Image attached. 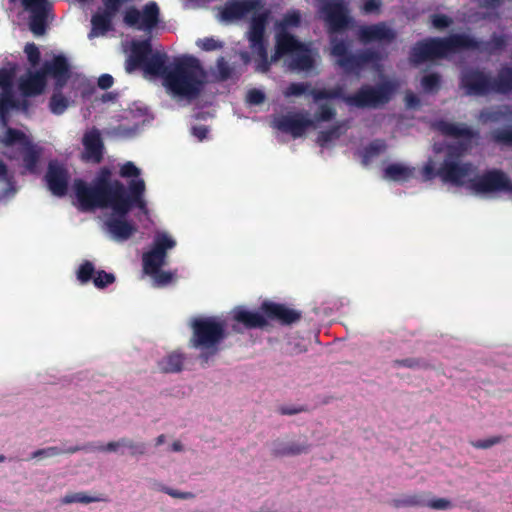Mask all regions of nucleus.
Returning <instances> with one entry per match:
<instances>
[{"label": "nucleus", "instance_id": "obj_30", "mask_svg": "<svg viewBox=\"0 0 512 512\" xmlns=\"http://www.w3.org/2000/svg\"><path fill=\"white\" fill-rule=\"evenodd\" d=\"M167 58V54L164 52H152L142 69L150 75L162 76L165 80L167 73L171 69L166 65Z\"/></svg>", "mask_w": 512, "mask_h": 512}, {"label": "nucleus", "instance_id": "obj_32", "mask_svg": "<svg viewBox=\"0 0 512 512\" xmlns=\"http://www.w3.org/2000/svg\"><path fill=\"white\" fill-rule=\"evenodd\" d=\"M21 154L24 168L32 174L36 173L42 155V148L30 141H26L22 147Z\"/></svg>", "mask_w": 512, "mask_h": 512}, {"label": "nucleus", "instance_id": "obj_5", "mask_svg": "<svg viewBox=\"0 0 512 512\" xmlns=\"http://www.w3.org/2000/svg\"><path fill=\"white\" fill-rule=\"evenodd\" d=\"M190 328L189 346L200 351V360L207 363L220 352L221 344L227 338L226 322L214 316L195 317Z\"/></svg>", "mask_w": 512, "mask_h": 512}, {"label": "nucleus", "instance_id": "obj_61", "mask_svg": "<svg viewBox=\"0 0 512 512\" xmlns=\"http://www.w3.org/2000/svg\"><path fill=\"white\" fill-rule=\"evenodd\" d=\"M265 94L259 89L253 88L247 92L246 101L250 105H260L265 101Z\"/></svg>", "mask_w": 512, "mask_h": 512}, {"label": "nucleus", "instance_id": "obj_21", "mask_svg": "<svg viewBox=\"0 0 512 512\" xmlns=\"http://www.w3.org/2000/svg\"><path fill=\"white\" fill-rule=\"evenodd\" d=\"M77 279L81 284H87L93 281V284L98 289H104L113 284L116 277L113 273H108L104 270H95L94 264L85 260L81 263L77 270Z\"/></svg>", "mask_w": 512, "mask_h": 512}, {"label": "nucleus", "instance_id": "obj_22", "mask_svg": "<svg viewBox=\"0 0 512 512\" xmlns=\"http://www.w3.org/2000/svg\"><path fill=\"white\" fill-rule=\"evenodd\" d=\"M45 180L51 193L55 196H65L68 190V171L55 162H50L45 174Z\"/></svg>", "mask_w": 512, "mask_h": 512}, {"label": "nucleus", "instance_id": "obj_40", "mask_svg": "<svg viewBox=\"0 0 512 512\" xmlns=\"http://www.w3.org/2000/svg\"><path fill=\"white\" fill-rule=\"evenodd\" d=\"M394 508L424 507L426 506L425 494H409L395 498L391 501Z\"/></svg>", "mask_w": 512, "mask_h": 512}, {"label": "nucleus", "instance_id": "obj_25", "mask_svg": "<svg viewBox=\"0 0 512 512\" xmlns=\"http://www.w3.org/2000/svg\"><path fill=\"white\" fill-rule=\"evenodd\" d=\"M304 43L300 42L294 35L288 31H278L275 37V51L272 55V61H278L285 55L294 54L299 48H303Z\"/></svg>", "mask_w": 512, "mask_h": 512}, {"label": "nucleus", "instance_id": "obj_37", "mask_svg": "<svg viewBox=\"0 0 512 512\" xmlns=\"http://www.w3.org/2000/svg\"><path fill=\"white\" fill-rule=\"evenodd\" d=\"M92 450L91 444L71 446L66 449H61L56 446H51L43 449L34 451L31 458H42V457H55L61 454H74L78 451H89Z\"/></svg>", "mask_w": 512, "mask_h": 512}, {"label": "nucleus", "instance_id": "obj_56", "mask_svg": "<svg viewBox=\"0 0 512 512\" xmlns=\"http://www.w3.org/2000/svg\"><path fill=\"white\" fill-rule=\"evenodd\" d=\"M140 169L138 167H136V165L131 162V161H128L126 163H124L121 168H120V171H119V175L123 178H136L135 180H138L139 178V175H140Z\"/></svg>", "mask_w": 512, "mask_h": 512}, {"label": "nucleus", "instance_id": "obj_28", "mask_svg": "<svg viewBox=\"0 0 512 512\" xmlns=\"http://www.w3.org/2000/svg\"><path fill=\"white\" fill-rule=\"evenodd\" d=\"M233 320L238 324H242L246 329H263L268 325L266 317L262 312H253L242 307L234 309Z\"/></svg>", "mask_w": 512, "mask_h": 512}, {"label": "nucleus", "instance_id": "obj_1", "mask_svg": "<svg viewBox=\"0 0 512 512\" xmlns=\"http://www.w3.org/2000/svg\"><path fill=\"white\" fill-rule=\"evenodd\" d=\"M146 185L143 179L130 180L129 197L114 202L112 213L104 221L105 231L116 241H126L137 231L136 225L126 217L133 208L148 215L149 209L145 200Z\"/></svg>", "mask_w": 512, "mask_h": 512}, {"label": "nucleus", "instance_id": "obj_14", "mask_svg": "<svg viewBox=\"0 0 512 512\" xmlns=\"http://www.w3.org/2000/svg\"><path fill=\"white\" fill-rule=\"evenodd\" d=\"M260 311L265 315L267 322L273 321L281 326H291L302 319V312L283 303L264 301Z\"/></svg>", "mask_w": 512, "mask_h": 512}, {"label": "nucleus", "instance_id": "obj_31", "mask_svg": "<svg viewBox=\"0 0 512 512\" xmlns=\"http://www.w3.org/2000/svg\"><path fill=\"white\" fill-rule=\"evenodd\" d=\"M120 447L127 448L131 456L143 455L146 453V444L144 442H134L132 439L123 437L118 441L108 442L105 446L98 448L100 451L117 452Z\"/></svg>", "mask_w": 512, "mask_h": 512}, {"label": "nucleus", "instance_id": "obj_59", "mask_svg": "<svg viewBox=\"0 0 512 512\" xmlns=\"http://www.w3.org/2000/svg\"><path fill=\"white\" fill-rule=\"evenodd\" d=\"M431 23L436 29L448 28L452 23V19L445 14H433L430 17Z\"/></svg>", "mask_w": 512, "mask_h": 512}, {"label": "nucleus", "instance_id": "obj_63", "mask_svg": "<svg viewBox=\"0 0 512 512\" xmlns=\"http://www.w3.org/2000/svg\"><path fill=\"white\" fill-rule=\"evenodd\" d=\"M426 506L435 509V510H446L451 508L452 504L448 499L445 498H437L431 501L426 499Z\"/></svg>", "mask_w": 512, "mask_h": 512}, {"label": "nucleus", "instance_id": "obj_13", "mask_svg": "<svg viewBox=\"0 0 512 512\" xmlns=\"http://www.w3.org/2000/svg\"><path fill=\"white\" fill-rule=\"evenodd\" d=\"M459 85L467 96H485L491 93V77L478 68L463 70Z\"/></svg>", "mask_w": 512, "mask_h": 512}, {"label": "nucleus", "instance_id": "obj_17", "mask_svg": "<svg viewBox=\"0 0 512 512\" xmlns=\"http://www.w3.org/2000/svg\"><path fill=\"white\" fill-rule=\"evenodd\" d=\"M23 8L30 13L29 28L35 35H43L47 28L48 12L51 4L48 0H21Z\"/></svg>", "mask_w": 512, "mask_h": 512}, {"label": "nucleus", "instance_id": "obj_24", "mask_svg": "<svg viewBox=\"0 0 512 512\" xmlns=\"http://www.w3.org/2000/svg\"><path fill=\"white\" fill-rule=\"evenodd\" d=\"M152 52V44L149 38L141 41H133L131 43L130 55L126 61L127 72L142 68Z\"/></svg>", "mask_w": 512, "mask_h": 512}, {"label": "nucleus", "instance_id": "obj_4", "mask_svg": "<svg viewBox=\"0 0 512 512\" xmlns=\"http://www.w3.org/2000/svg\"><path fill=\"white\" fill-rule=\"evenodd\" d=\"M475 38L464 33H454L446 37H428L417 41L410 49L409 62L418 66L428 61L444 59L468 48H478Z\"/></svg>", "mask_w": 512, "mask_h": 512}, {"label": "nucleus", "instance_id": "obj_10", "mask_svg": "<svg viewBox=\"0 0 512 512\" xmlns=\"http://www.w3.org/2000/svg\"><path fill=\"white\" fill-rule=\"evenodd\" d=\"M176 246V241L168 234L157 233L152 247L142 256L143 271L146 275L157 273L166 264L167 250Z\"/></svg>", "mask_w": 512, "mask_h": 512}, {"label": "nucleus", "instance_id": "obj_35", "mask_svg": "<svg viewBox=\"0 0 512 512\" xmlns=\"http://www.w3.org/2000/svg\"><path fill=\"white\" fill-rule=\"evenodd\" d=\"M512 91V68L503 67L496 78H491V93L508 94Z\"/></svg>", "mask_w": 512, "mask_h": 512}, {"label": "nucleus", "instance_id": "obj_7", "mask_svg": "<svg viewBox=\"0 0 512 512\" xmlns=\"http://www.w3.org/2000/svg\"><path fill=\"white\" fill-rule=\"evenodd\" d=\"M464 150L462 144L448 146L445 159L437 169V175L443 182L461 186L465 178L473 172L474 167L471 162L460 161Z\"/></svg>", "mask_w": 512, "mask_h": 512}, {"label": "nucleus", "instance_id": "obj_55", "mask_svg": "<svg viewBox=\"0 0 512 512\" xmlns=\"http://www.w3.org/2000/svg\"><path fill=\"white\" fill-rule=\"evenodd\" d=\"M153 277L154 284L157 287H163L172 282L174 274L169 271L158 270L157 273L148 274Z\"/></svg>", "mask_w": 512, "mask_h": 512}, {"label": "nucleus", "instance_id": "obj_51", "mask_svg": "<svg viewBox=\"0 0 512 512\" xmlns=\"http://www.w3.org/2000/svg\"><path fill=\"white\" fill-rule=\"evenodd\" d=\"M16 76V67L0 68V88L2 90H13V81Z\"/></svg>", "mask_w": 512, "mask_h": 512}, {"label": "nucleus", "instance_id": "obj_20", "mask_svg": "<svg viewBox=\"0 0 512 512\" xmlns=\"http://www.w3.org/2000/svg\"><path fill=\"white\" fill-rule=\"evenodd\" d=\"M40 69L45 78L50 76L55 80L56 90H62L71 76L69 63L63 55H57L52 60L45 61Z\"/></svg>", "mask_w": 512, "mask_h": 512}, {"label": "nucleus", "instance_id": "obj_6", "mask_svg": "<svg viewBox=\"0 0 512 512\" xmlns=\"http://www.w3.org/2000/svg\"><path fill=\"white\" fill-rule=\"evenodd\" d=\"M331 56L335 58V64L346 75L359 77L368 64L382 60L379 51L371 48L362 49L353 53L344 40L331 39Z\"/></svg>", "mask_w": 512, "mask_h": 512}, {"label": "nucleus", "instance_id": "obj_46", "mask_svg": "<svg viewBox=\"0 0 512 512\" xmlns=\"http://www.w3.org/2000/svg\"><path fill=\"white\" fill-rule=\"evenodd\" d=\"M62 90H56L54 88V92L50 98L49 107L52 113L56 115H60L64 113V111L68 107V99L62 94Z\"/></svg>", "mask_w": 512, "mask_h": 512}, {"label": "nucleus", "instance_id": "obj_19", "mask_svg": "<svg viewBox=\"0 0 512 512\" xmlns=\"http://www.w3.org/2000/svg\"><path fill=\"white\" fill-rule=\"evenodd\" d=\"M262 6V0H228L220 11V20L224 22L240 20Z\"/></svg>", "mask_w": 512, "mask_h": 512}, {"label": "nucleus", "instance_id": "obj_29", "mask_svg": "<svg viewBox=\"0 0 512 512\" xmlns=\"http://www.w3.org/2000/svg\"><path fill=\"white\" fill-rule=\"evenodd\" d=\"M267 17V12L253 15L248 31V40L250 42L251 48L262 44H266L264 34Z\"/></svg>", "mask_w": 512, "mask_h": 512}, {"label": "nucleus", "instance_id": "obj_3", "mask_svg": "<svg viewBox=\"0 0 512 512\" xmlns=\"http://www.w3.org/2000/svg\"><path fill=\"white\" fill-rule=\"evenodd\" d=\"M206 76L199 59L192 55H184L174 60L164 84L174 96L193 100L201 94Z\"/></svg>", "mask_w": 512, "mask_h": 512}, {"label": "nucleus", "instance_id": "obj_11", "mask_svg": "<svg viewBox=\"0 0 512 512\" xmlns=\"http://www.w3.org/2000/svg\"><path fill=\"white\" fill-rule=\"evenodd\" d=\"M76 199L81 211H91L96 208H110L113 201L95 185H88L84 180L74 182Z\"/></svg>", "mask_w": 512, "mask_h": 512}, {"label": "nucleus", "instance_id": "obj_42", "mask_svg": "<svg viewBox=\"0 0 512 512\" xmlns=\"http://www.w3.org/2000/svg\"><path fill=\"white\" fill-rule=\"evenodd\" d=\"M17 107V102L13 95V90H2L0 94V119L3 124H7L9 111Z\"/></svg>", "mask_w": 512, "mask_h": 512}, {"label": "nucleus", "instance_id": "obj_48", "mask_svg": "<svg viewBox=\"0 0 512 512\" xmlns=\"http://www.w3.org/2000/svg\"><path fill=\"white\" fill-rule=\"evenodd\" d=\"M217 74L216 78L220 82H224L232 78L234 67H232L224 57H219L216 61Z\"/></svg>", "mask_w": 512, "mask_h": 512}, {"label": "nucleus", "instance_id": "obj_45", "mask_svg": "<svg viewBox=\"0 0 512 512\" xmlns=\"http://www.w3.org/2000/svg\"><path fill=\"white\" fill-rule=\"evenodd\" d=\"M387 148L386 142L382 139H376L364 147L362 152L363 162L367 164L372 158L383 153Z\"/></svg>", "mask_w": 512, "mask_h": 512}, {"label": "nucleus", "instance_id": "obj_49", "mask_svg": "<svg viewBox=\"0 0 512 512\" xmlns=\"http://www.w3.org/2000/svg\"><path fill=\"white\" fill-rule=\"evenodd\" d=\"M26 141H29V140L27 139L24 132H22L21 130L15 129V128H11V127L7 128L4 138L2 140V142L6 146H12L16 143H21L22 147L24 146V143Z\"/></svg>", "mask_w": 512, "mask_h": 512}, {"label": "nucleus", "instance_id": "obj_39", "mask_svg": "<svg viewBox=\"0 0 512 512\" xmlns=\"http://www.w3.org/2000/svg\"><path fill=\"white\" fill-rule=\"evenodd\" d=\"M479 44L478 48H468L467 50H480L493 54L498 51H502L507 45V39L505 35L493 34L489 41H479L475 39Z\"/></svg>", "mask_w": 512, "mask_h": 512}, {"label": "nucleus", "instance_id": "obj_62", "mask_svg": "<svg viewBox=\"0 0 512 512\" xmlns=\"http://www.w3.org/2000/svg\"><path fill=\"white\" fill-rule=\"evenodd\" d=\"M502 441L501 436H494L488 439L477 440L472 442L473 447L478 449H488Z\"/></svg>", "mask_w": 512, "mask_h": 512}, {"label": "nucleus", "instance_id": "obj_47", "mask_svg": "<svg viewBox=\"0 0 512 512\" xmlns=\"http://www.w3.org/2000/svg\"><path fill=\"white\" fill-rule=\"evenodd\" d=\"M252 50L256 51L259 59L257 61L256 70L260 72H267L270 69L272 58L268 59V53H267V46L266 44H262L259 46H255L251 48Z\"/></svg>", "mask_w": 512, "mask_h": 512}, {"label": "nucleus", "instance_id": "obj_60", "mask_svg": "<svg viewBox=\"0 0 512 512\" xmlns=\"http://www.w3.org/2000/svg\"><path fill=\"white\" fill-rule=\"evenodd\" d=\"M309 87L308 83H291L285 92V96H301L308 91Z\"/></svg>", "mask_w": 512, "mask_h": 512}, {"label": "nucleus", "instance_id": "obj_26", "mask_svg": "<svg viewBox=\"0 0 512 512\" xmlns=\"http://www.w3.org/2000/svg\"><path fill=\"white\" fill-rule=\"evenodd\" d=\"M46 86V78L41 69L35 72L29 71L27 75L19 79L18 88L25 97L40 95Z\"/></svg>", "mask_w": 512, "mask_h": 512}, {"label": "nucleus", "instance_id": "obj_64", "mask_svg": "<svg viewBox=\"0 0 512 512\" xmlns=\"http://www.w3.org/2000/svg\"><path fill=\"white\" fill-rule=\"evenodd\" d=\"M382 5L381 0H364L362 11L365 14L378 13Z\"/></svg>", "mask_w": 512, "mask_h": 512}, {"label": "nucleus", "instance_id": "obj_12", "mask_svg": "<svg viewBox=\"0 0 512 512\" xmlns=\"http://www.w3.org/2000/svg\"><path fill=\"white\" fill-rule=\"evenodd\" d=\"M321 12L324 14L329 33L341 32L353 23V18L349 15V10L342 0H331L324 3Z\"/></svg>", "mask_w": 512, "mask_h": 512}, {"label": "nucleus", "instance_id": "obj_15", "mask_svg": "<svg viewBox=\"0 0 512 512\" xmlns=\"http://www.w3.org/2000/svg\"><path fill=\"white\" fill-rule=\"evenodd\" d=\"M111 176V169L109 167H102L93 180V185L106 194L113 203L129 197L130 182L128 183V188H126L121 181L111 180Z\"/></svg>", "mask_w": 512, "mask_h": 512}, {"label": "nucleus", "instance_id": "obj_18", "mask_svg": "<svg viewBox=\"0 0 512 512\" xmlns=\"http://www.w3.org/2000/svg\"><path fill=\"white\" fill-rule=\"evenodd\" d=\"M358 40L364 44L373 42L390 44L395 41L397 33L386 22L362 25L357 30Z\"/></svg>", "mask_w": 512, "mask_h": 512}, {"label": "nucleus", "instance_id": "obj_8", "mask_svg": "<svg viewBox=\"0 0 512 512\" xmlns=\"http://www.w3.org/2000/svg\"><path fill=\"white\" fill-rule=\"evenodd\" d=\"M469 188L476 194L508 193L512 195V181L500 169H490L469 181Z\"/></svg>", "mask_w": 512, "mask_h": 512}, {"label": "nucleus", "instance_id": "obj_57", "mask_svg": "<svg viewBox=\"0 0 512 512\" xmlns=\"http://www.w3.org/2000/svg\"><path fill=\"white\" fill-rule=\"evenodd\" d=\"M24 52L27 56L29 63L32 66L38 65V63L40 62L41 54H40V51H39L38 47L36 46V44H34V43L26 44V46L24 48Z\"/></svg>", "mask_w": 512, "mask_h": 512}, {"label": "nucleus", "instance_id": "obj_44", "mask_svg": "<svg viewBox=\"0 0 512 512\" xmlns=\"http://www.w3.org/2000/svg\"><path fill=\"white\" fill-rule=\"evenodd\" d=\"M101 501H106V498L102 494H99L96 496H88L84 492L66 494L63 498H61L62 504H72V503L89 504V503L101 502Z\"/></svg>", "mask_w": 512, "mask_h": 512}, {"label": "nucleus", "instance_id": "obj_38", "mask_svg": "<svg viewBox=\"0 0 512 512\" xmlns=\"http://www.w3.org/2000/svg\"><path fill=\"white\" fill-rule=\"evenodd\" d=\"M184 360V354L172 352L158 362V368L163 373H178L183 368Z\"/></svg>", "mask_w": 512, "mask_h": 512}, {"label": "nucleus", "instance_id": "obj_16", "mask_svg": "<svg viewBox=\"0 0 512 512\" xmlns=\"http://www.w3.org/2000/svg\"><path fill=\"white\" fill-rule=\"evenodd\" d=\"M313 126L314 121L306 117V114L302 112L281 115L273 121L274 128L283 133L290 134L293 138L303 136L306 130Z\"/></svg>", "mask_w": 512, "mask_h": 512}, {"label": "nucleus", "instance_id": "obj_9", "mask_svg": "<svg viewBox=\"0 0 512 512\" xmlns=\"http://www.w3.org/2000/svg\"><path fill=\"white\" fill-rule=\"evenodd\" d=\"M123 22L128 27L151 32L160 22V8L155 1L146 3L142 10L130 6L124 12Z\"/></svg>", "mask_w": 512, "mask_h": 512}, {"label": "nucleus", "instance_id": "obj_52", "mask_svg": "<svg viewBox=\"0 0 512 512\" xmlns=\"http://www.w3.org/2000/svg\"><path fill=\"white\" fill-rule=\"evenodd\" d=\"M441 77L438 73H430L422 77L421 85L425 92L435 93L439 90Z\"/></svg>", "mask_w": 512, "mask_h": 512}, {"label": "nucleus", "instance_id": "obj_27", "mask_svg": "<svg viewBox=\"0 0 512 512\" xmlns=\"http://www.w3.org/2000/svg\"><path fill=\"white\" fill-rule=\"evenodd\" d=\"M433 128L444 136L453 138H464L471 140L478 137V132L467 126L466 124L452 123L446 120H438L434 122Z\"/></svg>", "mask_w": 512, "mask_h": 512}, {"label": "nucleus", "instance_id": "obj_33", "mask_svg": "<svg viewBox=\"0 0 512 512\" xmlns=\"http://www.w3.org/2000/svg\"><path fill=\"white\" fill-rule=\"evenodd\" d=\"M117 12L111 11L104 7V11L96 13L91 18L92 32L95 35H105L112 30V20Z\"/></svg>", "mask_w": 512, "mask_h": 512}, {"label": "nucleus", "instance_id": "obj_50", "mask_svg": "<svg viewBox=\"0 0 512 512\" xmlns=\"http://www.w3.org/2000/svg\"><path fill=\"white\" fill-rule=\"evenodd\" d=\"M491 138L497 144L512 147V127L494 130L491 133Z\"/></svg>", "mask_w": 512, "mask_h": 512}, {"label": "nucleus", "instance_id": "obj_53", "mask_svg": "<svg viewBox=\"0 0 512 512\" xmlns=\"http://www.w3.org/2000/svg\"><path fill=\"white\" fill-rule=\"evenodd\" d=\"M301 24V14L297 10L287 12L279 23L280 31H287L290 27H298Z\"/></svg>", "mask_w": 512, "mask_h": 512}, {"label": "nucleus", "instance_id": "obj_34", "mask_svg": "<svg viewBox=\"0 0 512 512\" xmlns=\"http://www.w3.org/2000/svg\"><path fill=\"white\" fill-rule=\"evenodd\" d=\"M308 450L309 445L306 443H285L277 440L273 443L272 454L275 457L296 456L303 453H307Z\"/></svg>", "mask_w": 512, "mask_h": 512}, {"label": "nucleus", "instance_id": "obj_2", "mask_svg": "<svg viewBox=\"0 0 512 512\" xmlns=\"http://www.w3.org/2000/svg\"><path fill=\"white\" fill-rule=\"evenodd\" d=\"M397 90V84L391 80H385L376 85L364 84L354 94L344 95L341 87L332 89H311L309 94L314 101L325 99H343L344 102L356 108L378 109L388 104Z\"/></svg>", "mask_w": 512, "mask_h": 512}, {"label": "nucleus", "instance_id": "obj_54", "mask_svg": "<svg viewBox=\"0 0 512 512\" xmlns=\"http://www.w3.org/2000/svg\"><path fill=\"white\" fill-rule=\"evenodd\" d=\"M336 115V110L328 105V104H321L318 107V110L315 114V118L317 121L327 122L332 120Z\"/></svg>", "mask_w": 512, "mask_h": 512}, {"label": "nucleus", "instance_id": "obj_43", "mask_svg": "<svg viewBox=\"0 0 512 512\" xmlns=\"http://www.w3.org/2000/svg\"><path fill=\"white\" fill-rule=\"evenodd\" d=\"M344 132V124L343 123H336L330 128L320 131L317 136V143L324 147L329 142L338 139Z\"/></svg>", "mask_w": 512, "mask_h": 512}, {"label": "nucleus", "instance_id": "obj_23", "mask_svg": "<svg viewBox=\"0 0 512 512\" xmlns=\"http://www.w3.org/2000/svg\"><path fill=\"white\" fill-rule=\"evenodd\" d=\"M82 143L84 146L83 159L97 164L100 163L104 153V144L100 132L97 129L86 132Z\"/></svg>", "mask_w": 512, "mask_h": 512}, {"label": "nucleus", "instance_id": "obj_58", "mask_svg": "<svg viewBox=\"0 0 512 512\" xmlns=\"http://www.w3.org/2000/svg\"><path fill=\"white\" fill-rule=\"evenodd\" d=\"M197 46L200 47L204 51H214L221 49L223 47V43L215 40L212 37H206L204 39H199L196 42Z\"/></svg>", "mask_w": 512, "mask_h": 512}, {"label": "nucleus", "instance_id": "obj_41", "mask_svg": "<svg viewBox=\"0 0 512 512\" xmlns=\"http://www.w3.org/2000/svg\"><path fill=\"white\" fill-rule=\"evenodd\" d=\"M412 176V170L401 164H390L384 170V177L392 181H405Z\"/></svg>", "mask_w": 512, "mask_h": 512}, {"label": "nucleus", "instance_id": "obj_36", "mask_svg": "<svg viewBox=\"0 0 512 512\" xmlns=\"http://www.w3.org/2000/svg\"><path fill=\"white\" fill-rule=\"evenodd\" d=\"M291 56L292 60L290 66L292 69L298 71H308L314 66V58L311 54V50L306 44H304L303 48H299V50H297Z\"/></svg>", "mask_w": 512, "mask_h": 512}]
</instances>
